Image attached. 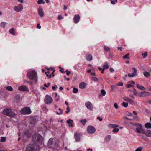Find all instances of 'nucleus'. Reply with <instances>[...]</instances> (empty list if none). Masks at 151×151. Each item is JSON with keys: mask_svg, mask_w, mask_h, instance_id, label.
Listing matches in <instances>:
<instances>
[{"mask_svg": "<svg viewBox=\"0 0 151 151\" xmlns=\"http://www.w3.org/2000/svg\"><path fill=\"white\" fill-rule=\"evenodd\" d=\"M42 139V137L39 134H34L32 136V141L34 142V144H37L41 142Z\"/></svg>", "mask_w": 151, "mask_h": 151, "instance_id": "nucleus-4", "label": "nucleus"}, {"mask_svg": "<svg viewBox=\"0 0 151 151\" xmlns=\"http://www.w3.org/2000/svg\"><path fill=\"white\" fill-rule=\"evenodd\" d=\"M66 74L67 75H69L71 73V72L70 71H68V70H66Z\"/></svg>", "mask_w": 151, "mask_h": 151, "instance_id": "nucleus-52", "label": "nucleus"}, {"mask_svg": "<svg viewBox=\"0 0 151 151\" xmlns=\"http://www.w3.org/2000/svg\"><path fill=\"white\" fill-rule=\"evenodd\" d=\"M80 122L82 123L83 125L84 126L85 125L86 123L87 122V120L86 119H84L83 120H80Z\"/></svg>", "mask_w": 151, "mask_h": 151, "instance_id": "nucleus-28", "label": "nucleus"}, {"mask_svg": "<svg viewBox=\"0 0 151 151\" xmlns=\"http://www.w3.org/2000/svg\"><path fill=\"white\" fill-rule=\"evenodd\" d=\"M150 93L146 91L142 92V97H147L150 95Z\"/></svg>", "mask_w": 151, "mask_h": 151, "instance_id": "nucleus-18", "label": "nucleus"}, {"mask_svg": "<svg viewBox=\"0 0 151 151\" xmlns=\"http://www.w3.org/2000/svg\"><path fill=\"white\" fill-rule=\"evenodd\" d=\"M21 114H30L31 112V111L29 107H25L22 109L21 110Z\"/></svg>", "mask_w": 151, "mask_h": 151, "instance_id": "nucleus-5", "label": "nucleus"}, {"mask_svg": "<svg viewBox=\"0 0 151 151\" xmlns=\"http://www.w3.org/2000/svg\"><path fill=\"white\" fill-rule=\"evenodd\" d=\"M70 111V108H69V107L68 106L67 107L66 110L65 111L66 113V114L68 113V112H69Z\"/></svg>", "mask_w": 151, "mask_h": 151, "instance_id": "nucleus-46", "label": "nucleus"}, {"mask_svg": "<svg viewBox=\"0 0 151 151\" xmlns=\"http://www.w3.org/2000/svg\"><path fill=\"white\" fill-rule=\"evenodd\" d=\"M109 127L110 128H114V129L118 127L119 126L118 125L116 124H110L109 125Z\"/></svg>", "mask_w": 151, "mask_h": 151, "instance_id": "nucleus-24", "label": "nucleus"}, {"mask_svg": "<svg viewBox=\"0 0 151 151\" xmlns=\"http://www.w3.org/2000/svg\"><path fill=\"white\" fill-rule=\"evenodd\" d=\"M73 91L74 93H78V89L77 88H74L73 89Z\"/></svg>", "mask_w": 151, "mask_h": 151, "instance_id": "nucleus-42", "label": "nucleus"}, {"mask_svg": "<svg viewBox=\"0 0 151 151\" xmlns=\"http://www.w3.org/2000/svg\"><path fill=\"white\" fill-rule=\"evenodd\" d=\"M127 115L128 116H132V114L131 113H130L129 112H128L127 113Z\"/></svg>", "mask_w": 151, "mask_h": 151, "instance_id": "nucleus-60", "label": "nucleus"}, {"mask_svg": "<svg viewBox=\"0 0 151 151\" xmlns=\"http://www.w3.org/2000/svg\"><path fill=\"white\" fill-rule=\"evenodd\" d=\"M110 0L111 1V3L112 4L114 5V4H115V3L114 0Z\"/></svg>", "mask_w": 151, "mask_h": 151, "instance_id": "nucleus-54", "label": "nucleus"}, {"mask_svg": "<svg viewBox=\"0 0 151 151\" xmlns=\"http://www.w3.org/2000/svg\"><path fill=\"white\" fill-rule=\"evenodd\" d=\"M134 86H133V85H132L131 84H128V85H127L126 87L127 88H129L131 87H133Z\"/></svg>", "mask_w": 151, "mask_h": 151, "instance_id": "nucleus-53", "label": "nucleus"}, {"mask_svg": "<svg viewBox=\"0 0 151 151\" xmlns=\"http://www.w3.org/2000/svg\"><path fill=\"white\" fill-rule=\"evenodd\" d=\"M87 151H92V149H88L87 150Z\"/></svg>", "mask_w": 151, "mask_h": 151, "instance_id": "nucleus-64", "label": "nucleus"}, {"mask_svg": "<svg viewBox=\"0 0 151 151\" xmlns=\"http://www.w3.org/2000/svg\"><path fill=\"white\" fill-rule=\"evenodd\" d=\"M137 88L139 89H141V90L142 89V86H141V85H139L138 84H137Z\"/></svg>", "mask_w": 151, "mask_h": 151, "instance_id": "nucleus-51", "label": "nucleus"}, {"mask_svg": "<svg viewBox=\"0 0 151 151\" xmlns=\"http://www.w3.org/2000/svg\"><path fill=\"white\" fill-rule=\"evenodd\" d=\"M142 55L143 56V58H145L147 56V52H144V53H142Z\"/></svg>", "mask_w": 151, "mask_h": 151, "instance_id": "nucleus-32", "label": "nucleus"}, {"mask_svg": "<svg viewBox=\"0 0 151 151\" xmlns=\"http://www.w3.org/2000/svg\"><path fill=\"white\" fill-rule=\"evenodd\" d=\"M23 6L22 4H19L17 6H15L13 8L14 10L16 12L22 11L23 9Z\"/></svg>", "mask_w": 151, "mask_h": 151, "instance_id": "nucleus-8", "label": "nucleus"}, {"mask_svg": "<svg viewBox=\"0 0 151 151\" xmlns=\"http://www.w3.org/2000/svg\"><path fill=\"white\" fill-rule=\"evenodd\" d=\"M138 119L137 117V116H134V118L133 119L134 120H137Z\"/></svg>", "mask_w": 151, "mask_h": 151, "instance_id": "nucleus-50", "label": "nucleus"}, {"mask_svg": "<svg viewBox=\"0 0 151 151\" xmlns=\"http://www.w3.org/2000/svg\"><path fill=\"white\" fill-rule=\"evenodd\" d=\"M66 122L69 124V127H73V125L72 123L73 121L70 119L67 120L66 121Z\"/></svg>", "mask_w": 151, "mask_h": 151, "instance_id": "nucleus-19", "label": "nucleus"}, {"mask_svg": "<svg viewBox=\"0 0 151 151\" xmlns=\"http://www.w3.org/2000/svg\"><path fill=\"white\" fill-rule=\"evenodd\" d=\"M59 111H56V113L60 115L63 113V111H61V109L60 108L58 109Z\"/></svg>", "mask_w": 151, "mask_h": 151, "instance_id": "nucleus-34", "label": "nucleus"}, {"mask_svg": "<svg viewBox=\"0 0 151 151\" xmlns=\"http://www.w3.org/2000/svg\"><path fill=\"white\" fill-rule=\"evenodd\" d=\"M111 138V136L110 135L107 136L105 138V140L106 142L109 141Z\"/></svg>", "mask_w": 151, "mask_h": 151, "instance_id": "nucleus-29", "label": "nucleus"}, {"mask_svg": "<svg viewBox=\"0 0 151 151\" xmlns=\"http://www.w3.org/2000/svg\"><path fill=\"white\" fill-rule=\"evenodd\" d=\"M38 14L41 17H42L44 16V12L42 8L40 7L38 9Z\"/></svg>", "mask_w": 151, "mask_h": 151, "instance_id": "nucleus-11", "label": "nucleus"}, {"mask_svg": "<svg viewBox=\"0 0 151 151\" xmlns=\"http://www.w3.org/2000/svg\"><path fill=\"white\" fill-rule=\"evenodd\" d=\"M49 73H50V72L49 71L46 72H45V74H46V76L48 77L49 78H50L51 77V75H48L49 74Z\"/></svg>", "mask_w": 151, "mask_h": 151, "instance_id": "nucleus-38", "label": "nucleus"}, {"mask_svg": "<svg viewBox=\"0 0 151 151\" xmlns=\"http://www.w3.org/2000/svg\"><path fill=\"white\" fill-rule=\"evenodd\" d=\"M37 3L39 4H40L42 3L43 4H44L45 3L43 0H38L37 1Z\"/></svg>", "mask_w": 151, "mask_h": 151, "instance_id": "nucleus-35", "label": "nucleus"}, {"mask_svg": "<svg viewBox=\"0 0 151 151\" xmlns=\"http://www.w3.org/2000/svg\"><path fill=\"white\" fill-rule=\"evenodd\" d=\"M18 1L21 3H22L23 2V0H17Z\"/></svg>", "mask_w": 151, "mask_h": 151, "instance_id": "nucleus-61", "label": "nucleus"}, {"mask_svg": "<svg viewBox=\"0 0 151 151\" xmlns=\"http://www.w3.org/2000/svg\"><path fill=\"white\" fill-rule=\"evenodd\" d=\"M123 85V83L122 82H121V83H119V84H118V85L119 86H122Z\"/></svg>", "mask_w": 151, "mask_h": 151, "instance_id": "nucleus-59", "label": "nucleus"}, {"mask_svg": "<svg viewBox=\"0 0 151 151\" xmlns=\"http://www.w3.org/2000/svg\"><path fill=\"white\" fill-rule=\"evenodd\" d=\"M145 127L147 129H151V123L150 122L146 123L145 125Z\"/></svg>", "mask_w": 151, "mask_h": 151, "instance_id": "nucleus-21", "label": "nucleus"}, {"mask_svg": "<svg viewBox=\"0 0 151 151\" xmlns=\"http://www.w3.org/2000/svg\"><path fill=\"white\" fill-rule=\"evenodd\" d=\"M37 28H38V29H41V26H40V24L39 23H38L37 24Z\"/></svg>", "mask_w": 151, "mask_h": 151, "instance_id": "nucleus-56", "label": "nucleus"}, {"mask_svg": "<svg viewBox=\"0 0 151 151\" xmlns=\"http://www.w3.org/2000/svg\"><path fill=\"white\" fill-rule=\"evenodd\" d=\"M26 149V151H38L39 146L37 143L30 144L27 146Z\"/></svg>", "mask_w": 151, "mask_h": 151, "instance_id": "nucleus-1", "label": "nucleus"}, {"mask_svg": "<svg viewBox=\"0 0 151 151\" xmlns=\"http://www.w3.org/2000/svg\"><path fill=\"white\" fill-rule=\"evenodd\" d=\"M134 94L136 96H142V92L138 93L135 89L134 90Z\"/></svg>", "mask_w": 151, "mask_h": 151, "instance_id": "nucleus-22", "label": "nucleus"}, {"mask_svg": "<svg viewBox=\"0 0 151 151\" xmlns=\"http://www.w3.org/2000/svg\"><path fill=\"white\" fill-rule=\"evenodd\" d=\"M50 85V83H48L47 85L46 84H44V86L45 87H46L47 88H48L49 87V85Z\"/></svg>", "mask_w": 151, "mask_h": 151, "instance_id": "nucleus-55", "label": "nucleus"}, {"mask_svg": "<svg viewBox=\"0 0 151 151\" xmlns=\"http://www.w3.org/2000/svg\"><path fill=\"white\" fill-rule=\"evenodd\" d=\"M104 69H107L109 68L108 63L107 62H105L104 64L103 65Z\"/></svg>", "mask_w": 151, "mask_h": 151, "instance_id": "nucleus-25", "label": "nucleus"}, {"mask_svg": "<svg viewBox=\"0 0 151 151\" xmlns=\"http://www.w3.org/2000/svg\"><path fill=\"white\" fill-rule=\"evenodd\" d=\"M132 69L134 70V71L132 74L129 73L128 74V76L129 77H133L136 75L137 70L134 68H132Z\"/></svg>", "mask_w": 151, "mask_h": 151, "instance_id": "nucleus-15", "label": "nucleus"}, {"mask_svg": "<svg viewBox=\"0 0 151 151\" xmlns=\"http://www.w3.org/2000/svg\"><path fill=\"white\" fill-rule=\"evenodd\" d=\"M87 86V84L86 83L83 82L81 83L79 85V88L82 89H84Z\"/></svg>", "mask_w": 151, "mask_h": 151, "instance_id": "nucleus-16", "label": "nucleus"}, {"mask_svg": "<svg viewBox=\"0 0 151 151\" xmlns=\"http://www.w3.org/2000/svg\"><path fill=\"white\" fill-rule=\"evenodd\" d=\"M124 100L126 101L129 102L130 103L132 104L134 103V101L132 100L130 98L128 97H124L123 98Z\"/></svg>", "mask_w": 151, "mask_h": 151, "instance_id": "nucleus-17", "label": "nucleus"}, {"mask_svg": "<svg viewBox=\"0 0 151 151\" xmlns=\"http://www.w3.org/2000/svg\"><path fill=\"white\" fill-rule=\"evenodd\" d=\"M91 79L94 81H98V78L95 77H93Z\"/></svg>", "mask_w": 151, "mask_h": 151, "instance_id": "nucleus-43", "label": "nucleus"}, {"mask_svg": "<svg viewBox=\"0 0 151 151\" xmlns=\"http://www.w3.org/2000/svg\"><path fill=\"white\" fill-rule=\"evenodd\" d=\"M80 17L79 15L77 14L74 15L73 20L74 22L75 23H78L80 19Z\"/></svg>", "mask_w": 151, "mask_h": 151, "instance_id": "nucleus-14", "label": "nucleus"}, {"mask_svg": "<svg viewBox=\"0 0 151 151\" xmlns=\"http://www.w3.org/2000/svg\"><path fill=\"white\" fill-rule=\"evenodd\" d=\"M114 106L116 109H117L118 108V106L117 104L116 103H115L114 104Z\"/></svg>", "mask_w": 151, "mask_h": 151, "instance_id": "nucleus-47", "label": "nucleus"}, {"mask_svg": "<svg viewBox=\"0 0 151 151\" xmlns=\"http://www.w3.org/2000/svg\"><path fill=\"white\" fill-rule=\"evenodd\" d=\"M142 134H145L147 136L151 137V131L150 130L145 131L142 129Z\"/></svg>", "mask_w": 151, "mask_h": 151, "instance_id": "nucleus-13", "label": "nucleus"}, {"mask_svg": "<svg viewBox=\"0 0 151 151\" xmlns=\"http://www.w3.org/2000/svg\"><path fill=\"white\" fill-rule=\"evenodd\" d=\"M24 135L27 137H29L30 136V134L29 131H27L25 132Z\"/></svg>", "mask_w": 151, "mask_h": 151, "instance_id": "nucleus-33", "label": "nucleus"}, {"mask_svg": "<svg viewBox=\"0 0 151 151\" xmlns=\"http://www.w3.org/2000/svg\"><path fill=\"white\" fill-rule=\"evenodd\" d=\"M58 19L59 20H61L62 19V17L61 15H59L58 16Z\"/></svg>", "mask_w": 151, "mask_h": 151, "instance_id": "nucleus-49", "label": "nucleus"}, {"mask_svg": "<svg viewBox=\"0 0 151 151\" xmlns=\"http://www.w3.org/2000/svg\"><path fill=\"white\" fill-rule=\"evenodd\" d=\"M57 88V86L56 85H55V86H53L52 87V89L53 90H55L56 88Z\"/></svg>", "mask_w": 151, "mask_h": 151, "instance_id": "nucleus-57", "label": "nucleus"}, {"mask_svg": "<svg viewBox=\"0 0 151 151\" xmlns=\"http://www.w3.org/2000/svg\"><path fill=\"white\" fill-rule=\"evenodd\" d=\"M18 90L19 91H24L28 92L29 91V89L26 86H19L18 88Z\"/></svg>", "mask_w": 151, "mask_h": 151, "instance_id": "nucleus-12", "label": "nucleus"}, {"mask_svg": "<svg viewBox=\"0 0 151 151\" xmlns=\"http://www.w3.org/2000/svg\"><path fill=\"white\" fill-rule=\"evenodd\" d=\"M27 76L30 79L37 81V72L35 70H29L28 72Z\"/></svg>", "mask_w": 151, "mask_h": 151, "instance_id": "nucleus-2", "label": "nucleus"}, {"mask_svg": "<svg viewBox=\"0 0 151 151\" xmlns=\"http://www.w3.org/2000/svg\"><path fill=\"white\" fill-rule=\"evenodd\" d=\"M6 89L9 91H12L13 90V88L11 86L6 87Z\"/></svg>", "mask_w": 151, "mask_h": 151, "instance_id": "nucleus-36", "label": "nucleus"}, {"mask_svg": "<svg viewBox=\"0 0 151 151\" xmlns=\"http://www.w3.org/2000/svg\"><path fill=\"white\" fill-rule=\"evenodd\" d=\"M142 151V147H139L135 151Z\"/></svg>", "mask_w": 151, "mask_h": 151, "instance_id": "nucleus-48", "label": "nucleus"}, {"mask_svg": "<svg viewBox=\"0 0 151 151\" xmlns=\"http://www.w3.org/2000/svg\"><path fill=\"white\" fill-rule=\"evenodd\" d=\"M119 131V129L115 128L114 129L112 132L114 133H117Z\"/></svg>", "mask_w": 151, "mask_h": 151, "instance_id": "nucleus-45", "label": "nucleus"}, {"mask_svg": "<svg viewBox=\"0 0 151 151\" xmlns=\"http://www.w3.org/2000/svg\"><path fill=\"white\" fill-rule=\"evenodd\" d=\"M122 105L125 107H127L128 106V103L125 102H123L122 103Z\"/></svg>", "mask_w": 151, "mask_h": 151, "instance_id": "nucleus-41", "label": "nucleus"}, {"mask_svg": "<svg viewBox=\"0 0 151 151\" xmlns=\"http://www.w3.org/2000/svg\"><path fill=\"white\" fill-rule=\"evenodd\" d=\"M74 135L75 136V138L76 141H79L80 140V138L78 134V133H76Z\"/></svg>", "mask_w": 151, "mask_h": 151, "instance_id": "nucleus-23", "label": "nucleus"}, {"mask_svg": "<svg viewBox=\"0 0 151 151\" xmlns=\"http://www.w3.org/2000/svg\"><path fill=\"white\" fill-rule=\"evenodd\" d=\"M104 48L105 50L106 51H109L110 50V48L108 46H104Z\"/></svg>", "mask_w": 151, "mask_h": 151, "instance_id": "nucleus-44", "label": "nucleus"}, {"mask_svg": "<svg viewBox=\"0 0 151 151\" xmlns=\"http://www.w3.org/2000/svg\"><path fill=\"white\" fill-rule=\"evenodd\" d=\"M95 129L93 126H88L87 128V131L89 134H93L95 132Z\"/></svg>", "mask_w": 151, "mask_h": 151, "instance_id": "nucleus-9", "label": "nucleus"}, {"mask_svg": "<svg viewBox=\"0 0 151 151\" xmlns=\"http://www.w3.org/2000/svg\"><path fill=\"white\" fill-rule=\"evenodd\" d=\"M85 105L87 108L90 111H92L93 109V105L90 102H87L85 103Z\"/></svg>", "mask_w": 151, "mask_h": 151, "instance_id": "nucleus-10", "label": "nucleus"}, {"mask_svg": "<svg viewBox=\"0 0 151 151\" xmlns=\"http://www.w3.org/2000/svg\"><path fill=\"white\" fill-rule=\"evenodd\" d=\"M14 28H12L10 29L9 32L10 33L14 35Z\"/></svg>", "mask_w": 151, "mask_h": 151, "instance_id": "nucleus-39", "label": "nucleus"}, {"mask_svg": "<svg viewBox=\"0 0 151 151\" xmlns=\"http://www.w3.org/2000/svg\"><path fill=\"white\" fill-rule=\"evenodd\" d=\"M53 101L52 98L48 95H46L45 98V102L47 104H49L51 103Z\"/></svg>", "mask_w": 151, "mask_h": 151, "instance_id": "nucleus-6", "label": "nucleus"}, {"mask_svg": "<svg viewBox=\"0 0 151 151\" xmlns=\"http://www.w3.org/2000/svg\"><path fill=\"white\" fill-rule=\"evenodd\" d=\"M97 119L100 121H101L102 120V119L101 118L100 116L98 117Z\"/></svg>", "mask_w": 151, "mask_h": 151, "instance_id": "nucleus-58", "label": "nucleus"}, {"mask_svg": "<svg viewBox=\"0 0 151 151\" xmlns=\"http://www.w3.org/2000/svg\"><path fill=\"white\" fill-rule=\"evenodd\" d=\"M6 138L5 137H1V138L0 139V141L1 142H4L6 141Z\"/></svg>", "mask_w": 151, "mask_h": 151, "instance_id": "nucleus-37", "label": "nucleus"}, {"mask_svg": "<svg viewBox=\"0 0 151 151\" xmlns=\"http://www.w3.org/2000/svg\"><path fill=\"white\" fill-rule=\"evenodd\" d=\"M53 139L52 138H50L49 140L48 144V145H51L53 142Z\"/></svg>", "mask_w": 151, "mask_h": 151, "instance_id": "nucleus-26", "label": "nucleus"}, {"mask_svg": "<svg viewBox=\"0 0 151 151\" xmlns=\"http://www.w3.org/2000/svg\"><path fill=\"white\" fill-rule=\"evenodd\" d=\"M101 93L102 94V95L103 96H104L106 94V92L105 90L102 89L101 91Z\"/></svg>", "mask_w": 151, "mask_h": 151, "instance_id": "nucleus-40", "label": "nucleus"}, {"mask_svg": "<svg viewBox=\"0 0 151 151\" xmlns=\"http://www.w3.org/2000/svg\"><path fill=\"white\" fill-rule=\"evenodd\" d=\"M86 60L88 61H91L93 59V57L91 55H88L86 56Z\"/></svg>", "mask_w": 151, "mask_h": 151, "instance_id": "nucleus-20", "label": "nucleus"}, {"mask_svg": "<svg viewBox=\"0 0 151 151\" xmlns=\"http://www.w3.org/2000/svg\"><path fill=\"white\" fill-rule=\"evenodd\" d=\"M131 124L133 125H136L137 127L136 128V132L139 133H141L142 132V126L141 124H135L133 123H131Z\"/></svg>", "mask_w": 151, "mask_h": 151, "instance_id": "nucleus-7", "label": "nucleus"}, {"mask_svg": "<svg viewBox=\"0 0 151 151\" xmlns=\"http://www.w3.org/2000/svg\"><path fill=\"white\" fill-rule=\"evenodd\" d=\"M115 87L114 86H111V89L112 90H113L114 89V88Z\"/></svg>", "mask_w": 151, "mask_h": 151, "instance_id": "nucleus-62", "label": "nucleus"}, {"mask_svg": "<svg viewBox=\"0 0 151 151\" xmlns=\"http://www.w3.org/2000/svg\"><path fill=\"white\" fill-rule=\"evenodd\" d=\"M7 23L4 22H1L0 24V26L2 27H5Z\"/></svg>", "mask_w": 151, "mask_h": 151, "instance_id": "nucleus-30", "label": "nucleus"}, {"mask_svg": "<svg viewBox=\"0 0 151 151\" xmlns=\"http://www.w3.org/2000/svg\"><path fill=\"white\" fill-rule=\"evenodd\" d=\"M129 83L133 84H134L135 83L134 81H129Z\"/></svg>", "mask_w": 151, "mask_h": 151, "instance_id": "nucleus-63", "label": "nucleus"}, {"mask_svg": "<svg viewBox=\"0 0 151 151\" xmlns=\"http://www.w3.org/2000/svg\"><path fill=\"white\" fill-rule=\"evenodd\" d=\"M129 53H127L126 55H125L123 57V58L124 59H128L129 58Z\"/></svg>", "mask_w": 151, "mask_h": 151, "instance_id": "nucleus-31", "label": "nucleus"}, {"mask_svg": "<svg viewBox=\"0 0 151 151\" xmlns=\"http://www.w3.org/2000/svg\"><path fill=\"white\" fill-rule=\"evenodd\" d=\"M2 113L4 115L9 116L11 118L15 117L16 115L15 112L10 108H6L4 109Z\"/></svg>", "mask_w": 151, "mask_h": 151, "instance_id": "nucleus-3", "label": "nucleus"}, {"mask_svg": "<svg viewBox=\"0 0 151 151\" xmlns=\"http://www.w3.org/2000/svg\"><path fill=\"white\" fill-rule=\"evenodd\" d=\"M143 73L144 76L147 78L150 75V73L147 71L144 72Z\"/></svg>", "mask_w": 151, "mask_h": 151, "instance_id": "nucleus-27", "label": "nucleus"}]
</instances>
